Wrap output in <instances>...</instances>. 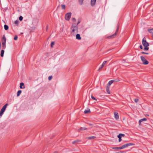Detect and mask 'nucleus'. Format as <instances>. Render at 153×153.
Segmentation results:
<instances>
[{
	"instance_id": "obj_1",
	"label": "nucleus",
	"mask_w": 153,
	"mask_h": 153,
	"mask_svg": "<svg viewBox=\"0 0 153 153\" xmlns=\"http://www.w3.org/2000/svg\"><path fill=\"white\" fill-rule=\"evenodd\" d=\"M71 34L74 35L76 33H78V26L75 23L73 24L71 27Z\"/></svg>"
},
{
	"instance_id": "obj_2",
	"label": "nucleus",
	"mask_w": 153,
	"mask_h": 153,
	"mask_svg": "<svg viewBox=\"0 0 153 153\" xmlns=\"http://www.w3.org/2000/svg\"><path fill=\"white\" fill-rule=\"evenodd\" d=\"M118 29H119V26L118 25L117 28L115 32V33H114V34H113L112 35H111L110 36H108L107 37V38L108 39H111V38H114V37H115L116 36L118 33Z\"/></svg>"
},
{
	"instance_id": "obj_3",
	"label": "nucleus",
	"mask_w": 153,
	"mask_h": 153,
	"mask_svg": "<svg viewBox=\"0 0 153 153\" xmlns=\"http://www.w3.org/2000/svg\"><path fill=\"white\" fill-rule=\"evenodd\" d=\"M141 61L144 65H146L149 64V62L144 57L142 56H140Z\"/></svg>"
},
{
	"instance_id": "obj_4",
	"label": "nucleus",
	"mask_w": 153,
	"mask_h": 153,
	"mask_svg": "<svg viewBox=\"0 0 153 153\" xmlns=\"http://www.w3.org/2000/svg\"><path fill=\"white\" fill-rule=\"evenodd\" d=\"M134 144L131 143H126V144H125L122 145L121 146V149H124L128 146H133L134 145Z\"/></svg>"
},
{
	"instance_id": "obj_5",
	"label": "nucleus",
	"mask_w": 153,
	"mask_h": 153,
	"mask_svg": "<svg viewBox=\"0 0 153 153\" xmlns=\"http://www.w3.org/2000/svg\"><path fill=\"white\" fill-rule=\"evenodd\" d=\"M142 44L143 46L145 47L146 46H149V44L146 41V39L144 37L142 40Z\"/></svg>"
},
{
	"instance_id": "obj_6",
	"label": "nucleus",
	"mask_w": 153,
	"mask_h": 153,
	"mask_svg": "<svg viewBox=\"0 0 153 153\" xmlns=\"http://www.w3.org/2000/svg\"><path fill=\"white\" fill-rule=\"evenodd\" d=\"M71 13H66L65 16V19L67 21L69 20L71 17Z\"/></svg>"
},
{
	"instance_id": "obj_7",
	"label": "nucleus",
	"mask_w": 153,
	"mask_h": 153,
	"mask_svg": "<svg viewBox=\"0 0 153 153\" xmlns=\"http://www.w3.org/2000/svg\"><path fill=\"white\" fill-rule=\"evenodd\" d=\"M115 118L117 120L119 118L118 114L117 112H115L114 113Z\"/></svg>"
},
{
	"instance_id": "obj_8",
	"label": "nucleus",
	"mask_w": 153,
	"mask_h": 153,
	"mask_svg": "<svg viewBox=\"0 0 153 153\" xmlns=\"http://www.w3.org/2000/svg\"><path fill=\"white\" fill-rule=\"evenodd\" d=\"M147 120V119L145 118L143 119H141L139 121V125H140L141 123L143 121H145Z\"/></svg>"
},
{
	"instance_id": "obj_9",
	"label": "nucleus",
	"mask_w": 153,
	"mask_h": 153,
	"mask_svg": "<svg viewBox=\"0 0 153 153\" xmlns=\"http://www.w3.org/2000/svg\"><path fill=\"white\" fill-rule=\"evenodd\" d=\"M20 88L21 89L25 88L24 86V84L23 82H21L20 83Z\"/></svg>"
},
{
	"instance_id": "obj_10",
	"label": "nucleus",
	"mask_w": 153,
	"mask_h": 153,
	"mask_svg": "<svg viewBox=\"0 0 153 153\" xmlns=\"http://www.w3.org/2000/svg\"><path fill=\"white\" fill-rule=\"evenodd\" d=\"M96 0H91V4L92 6H94L95 5Z\"/></svg>"
},
{
	"instance_id": "obj_11",
	"label": "nucleus",
	"mask_w": 153,
	"mask_h": 153,
	"mask_svg": "<svg viewBox=\"0 0 153 153\" xmlns=\"http://www.w3.org/2000/svg\"><path fill=\"white\" fill-rule=\"evenodd\" d=\"M7 105H8L7 103H6V104H5L3 106V107H2V108L1 110H2V111H5V109H6V108L7 106Z\"/></svg>"
},
{
	"instance_id": "obj_12",
	"label": "nucleus",
	"mask_w": 153,
	"mask_h": 153,
	"mask_svg": "<svg viewBox=\"0 0 153 153\" xmlns=\"http://www.w3.org/2000/svg\"><path fill=\"white\" fill-rule=\"evenodd\" d=\"M80 142V140H74V141H73L72 142V143L73 144H75V143H77Z\"/></svg>"
},
{
	"instance_id": "obj_13",
	"label": "nucleus",
	"mask_w": 153,
	"mask_h": 153,
	"mask_svg": "<svg viewBox=\"0 0 153 153\" xmlns=\"http://www.w3.org/2000/svg\"><path fill=\"white\" fill-rule=\"evenodd\" d=\"M2 45L4 49H5L6 47L5 44H6V41H3L2 42Z\"/></svg>"
},
{
	"instance_id": "obj_14",
	"label": "nucleus",
	"mask_w": 153,
	"mask_h": 153,
	"mask_svg": "<svg viewBox=\"0 0 153 153\" xmlns=\"http://www.w3.org/2000/svg\"><path fill=\"white\" fill-rule=\"evenodd\" d=\"M76 39L78 40H80L81 39V38L80 37V36L79 34H77L76 36Z\"/></svg>"
},
{
	"instance_id": "obj_15",
	"label": "nucleus",
	"mask_w": 153,
	"mask_h": 153,
	"mask_svg": "<svg viewBox=\"0 0 153 153\" xmlns=\"http://www.w3.org/2000/svg\"><path fill=\"white\" fill-rule=\"evenodd\" d=\"M109 87H110L108 86H107L106 87V91L107 93L109 94H110V91L109 90Z\"/></svg>"
},
{
	"instance_id": "obj_16",
	"label": "nucleus",
	"mask_w": 153,
	"mask_h": 153,
	"mask_svg": "<svg viewBox=\"0 0 153 153\" xmlns=\"http://www.w3.org/2000/svg\"><path fill=\"white\" fill-rule=\"evenodd\" d=\"M148 31L149 33L153 34V28H149Z\"/></svg>"
},
{
	"instance_id": "obj_17",
	"label": "nucleus",
	"mask_w": 153,
	"mask_h": 153,
	"mask_svg": "<svg viewBox=\"0 0 153 153\" xmlns=\"http://www.w3.org/2000/svg\"><path fill=\"white\" fill-rule=\"evenodd\" d=\"M112 149H122L121 146L120 147H113L112 148Z\"/></svg>"
},
{
	"instance_id": "obj_18",
	"label": "nucleus",
	"mask_w": 153,
	"mask_h": 153,
	"mask_svg": "<svg viewBox=\"0 0 153 153\" xmlns=\"http://www.w3.org/2000/svg\"><path fill=\"white\" fill-rule=\"evenodd\" d=\"M96 138L94 136H91V137H88L87 138L89 140H91V139H93Z\"/></svg>"
},
{
	"instance_id": "obj_19",
	"label": "nucleus",
	"mask_w": 153,
	"mask_h": 153,
	"mask_svg": "<svg viewBox=\"0 0 153 153\" xmlns=\"http://www.w3.org/2000/svg\"><path fill=\"white\" fill-rule=\"evenodd\" d=\"M21 92L22 91L21 90H19L17 92V96H19L20 95V94L21 93Z\"/></svg>"
},
{
	"instance_id": "obj_20",
	"label": "nucleus",
	"mask_w": 153,
	"mask_h": 153,
	"mask_svg": "<svg viewBox=\"0 0 153 153\" xmlns=\"http://www.w3.org/2000/svg\"><path fill=\"white\" fill-rule=\"evenodd\" d=\"M4 53V50H2L1 51V57L3 56Z\"/></svg>"
},
{
	"instance_id": "obj_21",
	"label": "nucleus",
	"mask_w": 153,
	"mask_h": 153,
	"mask_svg": "<svg viewBox=\"0 0 153 153\" xmlns=\"http://www.w3.org/2000/svg\"><path fill=\"white\" fill-rule=\"evenodd\" d=\"M112 81L111 80L110 81L108 82V84H107V86H108L110 87V85L113 83Z\"/></svg>"
},
{
	"instance_id": "obj_22",
	"label": "nucleus",
	"mask_w": 153,
	"mask_h": 153,
	"mask_svg": "<svg viewBox=\"0 0 153 153\" xmlns=\"http://www.w3.org/2000/svg\"><path fill=\"white\" fill-rule=\"evenodd\" d=\"M117 137L119 138V142H120L122 140V139H121L122 137H121V136H120V135H118L117 136Z\"/></svg>"
},
{
	"instance_id": "obj_23",
	"label": "nucleus",
	"mask_w": 153,
	"mask_h": 153,
	"mask_svg": "<svg viewBox=\"0 0 153 153\" xmlns=\"http://www.w3.org/2000/svg\"><path fill=\"white\" fill-rule=\"evenodd\" d=\"M8 26L6 25H4V29L6 30H7L8 29Z\"/></svg>"
},
{
	"instance_id": "obj_24",
	"label": "nucleus",
	"mask_w": 153,
	"mask_h": 153,
	"mask_svg": "<svg viewBox=\"0 0 153 153\" xmlns=\"http://www.w3.org/2000/svg\"><path fill=\"white\" fill-rule=\"evenodd\" d=\"M112 81V82H118L120 81L119 79H113L111 80Z\"/></svg>"
},
{
	"instance_id": "obj_25",
	"label": "nucleus",
	"mask_w": 153,
	"mask_h": 153,
	"mask_svg": "<svg viewBox=\"0 0 153 153\" xmlns=\"http://www.w3.org/2000/svg\"><path fill=\"white\" fill-rule=\"evenodd\" d=\"M148 46H145L144 48V50L145 51H147L149 49V48L148 47Z\"/></svg>"
},
{
	"instance_id": "obj_26",
	"label": "nucleus",
	"mask_w": 153,
	"mask_h": 153,
	"mask_svg": "<svg viewBox=\"0 0 153 153\" xmlns=\"http://www.w3.org/2000/svg\"><path fill=\"white\" fill-rule=\"evenodd\" d=\"M4 112V111H2V110H1V111L0 112V116H2Z\"/></svg>"
},
{
	"instance_id": "obj_27",
	"label": "nucleus",
	"mask_w": 153,
	"mask_h": 153,
	"mask_svg": "<svg viewBox=\"0 0 153 153\" xmlns=\"http://www.w3.org/2000/svg\"><path fill=\"white\" fill-rule=\"evenodd\" d=\"M86 128H83L82 127H81L79 129V131H82V130H85Z\"/></svg>"
},
{
	"instance_id": "obj_28",
	"label": "nucleus",
	"mask_w": 153,
	"mask_h": 153,
	"mask_svg": "<svg viewBox=\"0 0 153 153\" xmlns=\"http://www.w3.org/2000/svg\"><path fill=\"white\" fill-rule=\"evenodd\" d=\"M62 8V9H65V4H62L61 5Z\"/></svg>"
},
{
	"instance_id": "obj_29",
	"label": "nucleus",
	"mask_w": 153,
	"mask_h": 153,
	"mask_svg": "<svg viewBox=\"0 0 153 153\" xmlns=\"http://www.w3.org/2000/svg\"><path fill=\"white\" fill-rule=\"evenodd\" d=\"M55 43L54 42H51V47H52L54 45Z\"/></svg>"
},
{
	"instance_id": "obj_30",
	"label": "nucleus",
	"mask_w": 153,
	"mask_h": 153,
	"mask_svg": "<svg viewBox=\"0 0 153 153\" xmlns=\"http://www.w3.org/2000/svg\"><path fill=\"white\" fill-rule=\"evenodd\" d=\"M83 0H79V3L80 4H82L83 2Z\"/></svg>"
},
{
	"instance_id": "obj_31",
	"label": "nucleus",
	"mask_w": 153,
	"mask_h": 153,
	"mask_svg": "<svg viewBox=\"0 0 153 153\" xmlns=\"http://www.w3.org/2000/svg\"><path fill=\"white\" fill-rule=\"evenodd\" d=\"M18 22H19V21L18 20H16L15 21L14 24L16 25H18Z\"/></svg>"
},
{
	"instance_id": "obj_32",
	"label": "nucleus",
	"mask_w": 153,
	"mask_h": 153,
	"mask_svg": "<svg viewBox=\"0 0 153 153\" xmlns=\"http://www.w3.org/2000/svg\"><path fill=\"white\" fill-rule=\"evenodd\" d=\"M91 98H92V99L94 100H97L92 95H91Z\"/></svg>"
},
{
	"instance_id": "obj_33",
	"label": "nucleus",
	"mask_w": 153,
	"mask_h": 153,
	"mask_svg": "<svg viewBox=\"0 0 153 153\" xmlns=\"http://www.w3.org/2000/svg\"><path fill=\"white\" fill-rule=\"evenodd\" d=\"M106 63H107V61H105L103 62L102 65H103V66H105V65L106 64Z\"/></svg>"
},
{
	"instance_id": "obj_34",
	"label": "nucleus",
	"mask_w": 153,
	"mask_h": 153,
	"mask_svg": "<svg viewBox=\"0 0 153 153\" xmlns=\"http://www.w3.org/2000/svg\"><path fill=\"white\" fill-rule=\"evenodd\" d=\"M119 135H120V136H121V137H124L125 136V135L124 134H119Z\"/></svg>"
},
{
	"instance_id": "obj_35",
	"label": "nucleus",
	"mask_w": 153,
	"mask_h": 153,
	"mask_svg": "<svg viewBox=\"0 0 153 153\" xmlns=\"http://www.w3.org/2000/svg\"><path fill=\"white\" fill-rule=\"evenodd\" d=\"M23 19V17L22 16H20L19 18V19L20 21H22V20Z\"/></svg>"
},
{
	"instance_id": "obj_36",
	"label": "nucleus",
	"mask_w": 153,
	"mask_h": 153,
	"mask_svg": "<svg viewBox=\"0 0 153 153\" xmlns=\"http://www.w3.org/2000/svg\"><path fill=\"white\" fill-rule=\"evenodd\" d=\"M141 53L142 54H147V55H148L149 54V53H148L145 52H144L143 51L141 52Z\"/></svg>"
},
{
	"instance_id": "obj_37",
	"label": "nucleus",
	"mask_w": 153,
	"mask_h": 153,
	"mask_svg": "<svg viewBox=\"0 0 153 153\" xmlns=\"http://www.w3.org/2000/svg\"><path fill=\"white\" fill-rule=\"evenodd\" d=\"M103 67H104L103 65H101V66L99 68V70H101Z\"/></svg>"
},
{
	"instance_id": "obj_38",
	"label": "nucleus",
	"mask_w": 153,
	"mask_h": 153,
	"mask_svg": "<svg viewBox=\"0 0 153 153\" xmlns=\"http://www.w3.org/2000/svg\"><path fill=\"white\" fill-rule=\"evenodd\" d=\"M91 112L89 109H87V113H90Z\"/></svg>"
},
{
	"instance_id": "obj_39",
	"label": "nucleus",
	"mask_w": 153,
	"mask_h": 153,
	"mask_svg": "<svg viewBox=\"0 0 153 153\" xmlns=\"http://www.w3.org/2000/svg\"><path fill=\"white\" fill-rule=\"evenodd\" d=\"M138 99L137 98L135 99L134 100V101L136 102H137L138 101Z\"/></svg>"
},
{
	"instance_id": "obj_40",
	"label": "nucleus",
	"mask_w": 153,
	"mask_h": 153,
	"mask_svg": "<svg viewBox=\"0 0 153 153\" xmlns=\"http://www.w3.org/2000/svg\"><path fill=\"white\" fill-rule=\"evenodd\" d=\"M52 78V76H49L48 77V79L49 80H51V79Z\"/></svg>"
},
{
	"instance_id": "obj_41",
	"label": "nucleus",
	"mask_w": 153,
	"mask_h": 153,
	"mask_svg": "<svg viewBox=\"0 0 153 153\" xmlns=\"http://www.w3.org/2000/svg\"><path fill=\"white\" fill-rule=\"evenodd\" d=\"M91 127H93V125L91 123H87Z\"/></svg>"
},
{
	"instance_id": "obj_42",
	"label": "nucleus",
	"mask_w": 153,
	"mask_h": 153,
	"mask_svg": "<svg viewBox=\"0 0 153 153\" xmlns=\"http://www.w3.org/2000/svg\"><path fill=\"white\" fill-rule=\"evenodd\" d=\"M18 39V37L17 36H14V40H16Z\"/></svg>"
},
{
	"instance_id": "obj_43",
	"label": "nucleus",
	"mask_w": 153,
	"mask_h": 153,
	"mask_svg": "<svg viewBox=\"0 0 153 153\" xmlns=\"http://www.w3.org/2000/svg\"><path fill=\"white\" fill-rule=\"evenodd\" d=\"M2 39H3V40H4V41H5V40L6 41V38H5V36H3V37H2Z\"/></svg>"
},
{
	"instance_id": "obj_44",
	"label": "nucleus",
	"mask_w": 153,
	"mask_h": 153,
	"mask_svg": "<svg viewBox=\"0 0 153 153\" xmlns=\"http://www.w3.org/2000/svg\"><path fill=\"white\" fill-rule=\"evenodd\" d=\"M72 21L74 22H75L76 21V19L75 18H72Z\"/></svg>"
},
{
	"instance_id": "obj_45",
	"label": "nucleus",
	"mask_w": 153,
	"mask_h": 153,
	"mask_svg": "<svg viewBox=\"0 0 153 153\" xmlns=\"http://www.w3.org/2000/svg\"><path fill=\"white\" fill-rule=\"evenodd\" d=\"M139 47L141 49H142L143 48V46L142 45H140Z\"/></svg>"
},
{
	"instance_id": "obj_46",
	"label": "nucleus",
	"mask_w": 153,
	"mask_h": 153,
	"mask_svg": "<svg viewBox=\"0 0 153 153\" xmlns=\"http://www.w3.org/2000/svg\"><path fill=\"white\" fill-rule=\"evenodd\" d=\"M80 23V21H79L78 22H77V24H76V25H77V26H78V24H79Z\"/></svg>"
},
{
	"instance_id": "obj_47",
	"label": "nucleus",
	"mask_w": 153,
	"mask_h": 153,
	"mask_svg": "<svg viewBox=\"0 0 153 153\" xmlns=\"http://www.w3.org/2000/svg\"><path fill=\"white\" fill-rule=\"evenodd\" d=\"M84 113L85 114H86V110H85V111H84Z\"/></svg>"
},
{
	"instance_id": "obj_48",
	"label": "nucleus",
	"mask_w": 153,
	"mask_h": 153,
	"mask_svg": "<svg viewBox=\"0 0 153 153\" xmlns=\"http://www.w3.org/2000/svg\"><path fill=\"white\" fill-rule=\"evenodd\" d=\"M152 37L153 38V34H152Z\"/></svg>"
},
{
	"instance_id": "obj_49",
	"label": "nucleus",
	"mask_w": 153,
	"mask_h": 153,
	"mask_svg": "<svg viewBox=\"0 0 153 153\" xmlns=\"http://www.w3.org/2000/svg\"><path fill=\"white\" fill-rule=\"evenodd\" d=\"M48 26H47V29H48Z\"/></svg>"
},
{
	"instance_id": "obj_50",
	"label": "nucleus",
	"mask_w": 153,
	"mask_h": 153,
	"mask_svg": "<svg viewBox=\"0 0 153 153\" xmlns=\"http://www.w3.org/2000/svg\"><path fill=\"white\" fill-rule=\"evenodd\" d=\"M147 116H149V115H147Z\"/></svg>"
},
{
	"instance_id": "obj_51",
	"label": "nucleus",
	"mask_w": 153,
	"mask_h": 153,
	"mask_svg": "<svg viewBox=\"0 0 153 153\" xmlns=\"http://www.w3.org/2000/svg\"><path fill=\"white\" fill-rule=\"evenodd\" d=\"M57 153V152H56V153Z\"/></svg>"
}]
</instances>
